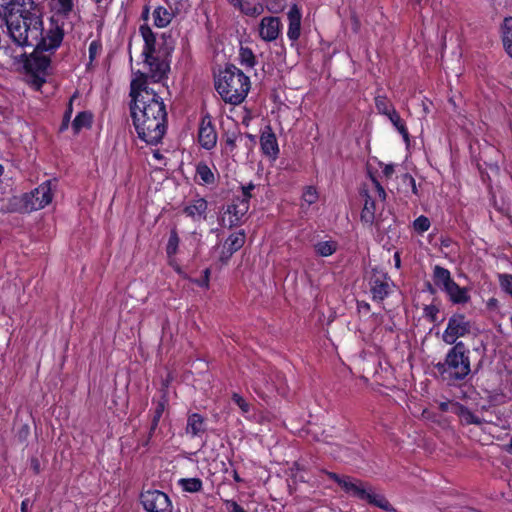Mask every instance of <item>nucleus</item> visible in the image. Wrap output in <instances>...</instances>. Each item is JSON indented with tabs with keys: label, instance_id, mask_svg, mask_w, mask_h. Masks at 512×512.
<instances>
[{
	"label": "nucleus",
	"instance_id": "nucleus-44",
	"mask_svg": "<svg viewBox=\"0 0 512 512\" xmlns=\"http://www.w3.org/2000/svg\"><path fill=\"white\" fill-rule=\"evenodd\" d=\"M101 50H102V42L100 39L93 40L90 43L89 49H88L90 63H92L96 59L97 55L100 53Z\"/></svg>",
	"mask_w": 512,
	"mask_h": 512
},
{
	"label": "nucleus",
	"instance_id": "nucleus-60",
	"mask_svg": "<svg viewBox=\"0 0 512 512\" xmlns=\"http://www.w3.org/2000/svg\"><path fill=\"white\" fill-rule=\"evenodd\" d=\"M227 2L235 8L242 7V0H227Z\"/></svg>",
	"mask_w": 512,
	"mask_h": 512
},
{
	"label": "nucleus",
	"instance_id": "nucleus-21",
	"mask_svg": "<svg viewBox=\"0 0 512 512\" xmlns=\"http://www.w3.org/2000/svg\"><path fill=\"white\" fill-rule=\"evenodd\" d=\"M175 16H177V14L169 7L158 6L152 13L153 24L157 28H165L171 23Z\"/></svg>",
	"mask_w": 512,
	"mask_h": 512
},
{
	"label": "nucleus",
	"instance_id": "nucleus-19",
	"mask_svg": "<svg viewBox=\"0 0 512 512\" xmlns=\"http://www.w3.org/2000/svg\"><path fill=\"white\" fill-rule=\"evenodd\" d=\"M248 210L249 204L247 202L239 201L238 198L234 197L224 211L223 221H225L227 217L229 224H238V222L247 214Z\"/></svg>",
	"mask_w": 512,
	"mask_h": 512
},
{
	"label": "nucleus",
	"instance_id": "nucleus-14",
	"mask_svg": "<svg viewBox=\"0 0 512 512\" xmlns=\"http://www.w3.org/2000/svg\"><path fill=\"white\" fill-rule=\"evenodd\" d=\"M282 23L279 17L265 16L259 23V36L266 42L275 41L282 32Z\"/></svg>",
	"mask_w": 512,
	"mask_h": 512
},
{
	"label": "nucleus",
	"instance_id": "nucleus-40",
	"mask_svg": "<svg viewBox=\"0 0 512 512\" xmlns=\"http://www.w3.org/2000/svg\"><path fill=\"white\" fill-rule=\"evenodd\" d=\"M303 201L307 204H314L318 200V192L314 186H307L302 195Z\"/></svg>",
	"mask_w": 512,
	"mask_h": 512
},
{
	"label": "nucleus",
	"instance_id": "nucleus-64",
	"mask_svg": "<svg viewBox=\"0 0 512 512\" xmlns=\"http://www.w3.org/2000/svg\"><path fill=\"white\" fill-rule=\"evenodd\" d=\"M254 390L255 392L260 395V396H263L264 395V392L262 391L260 385L258 383H255L254 385Z\"/></svg>",
	"mask_w": 512,
	"mask_h": 512
},
{
	"label": "nucleus",
	"instance_id": "nucleus-35",
	"mask_svg": "<svg viewBox=\"0 0 512 512\" xmlns=\"http://www.w3.org/2000/svg\"><path fill=\"white\" fill-rule=\"evenodd\" d=\"M181 488L190 493L199 492L202 489V481L199 478H181L178 481Z\"/></svg>",
	"mask_w": 512,
	"mask_h": 512
},
{
	"label": "nucleus",
	"instance_id": "nucleus-33",
	"mask_svg": "<svg viewBox=\"0 0 512 512\" xmlns=\"http://www.w3.org/2000/svg\"><path fill=\"white\" fill-rule=\"evenodd\" d=\"M314 249L318 255L327 257L337 250V243L332 240L320 241L314 245Z\"/></svg>",
	"mask_w": 512,
	"mask_h": 512
},
{
	"label": "nucleus",
	"instance_id": "nucleus-1",
	"mask_svg": "<svg viewBox=\"0 0 512 512\" xmlns=\"http://www.w3.org/2000/svg\"><path fill=\"white\" fill-rule=\"evenodd\" d=\"M129 112L138 138L147 145L156 146L162 142L167 127L166 104L159 95L129 104Z\"/></svg>",
	"mask_w": 512,
	"mask_h": 512
},
{
	"label": "nucleus",
	"instance_id": "nucleus-18",
	"mask_svg": "<svg viewBox=\"0 0 512 512\" xmlns=\"http://www.w3.org/2000/svg\"><path fill=\"white\" fill-rule=\"evenodd\" d=\"M370 291L374 300L382 301L391 291L389 277L384 273H375L370 279Z\"/></svg>",
	"mask_w": 512,
	"mask_h": 512
},
{
	"label": "nucleus",
	"instance_id": "nucleus-62",
	"mask_svg": "<svg viewBox=\"0 0 512 512\" xmlns=\"http://www.w3.org/2000/svg\"><path fill=\"white\" fill-rule=\"evenodd\" d=\"M29 501L26 499L21 503V512H28Z\"/></svg>",
	"mask_w": 512,
	"mask_h": 512
},
{
	"label": "nucleus",
	"instance_id": "nucleus-9",
	"mask_svg": "<svg viewBox=\"0 0 512 512\" xmlns=\"http://www.w3.org/2000/svg\"><path fill=\"white\" fill-rule=\"evenodd\" d=\"M140 500L148 512H173L170 498L160 490L144 491L140 495Z\"/></svg>",
	"mask_w": 512,
	"mask_h": 512
},
{
	"label": "nucleus",
	"instance_id": "nucleus-57",
	"mask_svg": "<svg viewBox=\"0 0 512 512\" xmlns=\"http://www.w3.org/2000/svg\"><path fill=\"white\" fill-rule=\"evenodd\" d=\"M412 224H430V223H429V219L426 216L421 215L418 218H416Z\"/></svg>",
	"mask_w": 512,
	"mask_h": 512
},
{
	"label": "nucleus",
	"instance_id": "nucleus-47",
	"mask_svg": "<svg viewBox=\"0 0 512 512\" xmlns=\"http://www.w3.org/2000/svg\"><path fill=\"white\" fill-rule=\"evenodd\" d=\"M232 400L240 408L243 414H247L250 411V404L238 393L232 395Z\"/></svg>",
	"mask_w": 512,
	"mask_h": 512
},
{
	"label": "nucleus",
	"instance_id": "nucleus-50",
	"mask_svg": "<svg viewBox=\"0 0 512 512\" xmlns=\"http://www.w3.org/2000/svg\"><path fill=\"white\" fill-rule=\"evenodd\" d=\"M283 0H271L268 5V10L272 13H279L283 10L284 6L282 5Z\"/></svg>",
	"mask_w": 512,
	"mask_h": 512
},
{
	"label": "nucleus",
	"instance_id": "nucleus-3",
	"mask_svg": "<svg viewBox=\"0 0 512 512\" xmlns=\"http://www.w3.org/2000/svg\"><path fill=\"white\" fill-rule=\"evenodd\" d=\"M215 89L225 103L238 105L249 92L250 79L241 69L230 64L220 71L215 80Z\"/></svg>",
	"mask_w": 512,
	"mask_h": 512
},
{
	"label": "nucleus",
	"instance_id": "nucleus-28",
	"mask_svg": "<svg viewBox=\"0 0 512 512\" xmlns=\"http://www.w3.org/2000/svg\"><path fill=\"white\" fill-rule=\"evenodd\" d=\"M433 276L435 285L442 290H445L451 283L454 282V280L451 278L449 270L440 266L434 267Z\"/></svg>",
	"mask_w": 512,
	"mask_h": 512
},
{
	"label": "nucleus",
	"instance_id": "nucleus-52",
	"mask_svg": "<svg viewBox=\"0 0 512 512\" xmlns=\"http://www.w3.org/2000/svg\"><path fill=\"white\" fill-rule=\"evenodd\" d=\"M394 172L395 168L393 164H386L382 169V173L387 179L391 178Z\"/></svg>",
	"mask_w": 512,
	"mask_h": 512
},
{
	"label": "nucleus",
	"instance_id": "nucleus-51",
	"mask_svg": "<svg viewBox=\"0 0 512 512\" xmlns=\"http://www.w3.org/2000/svg\"><path fill=\"white\" fill-rule=\"evenodd\" d=\"M33 78V83L40 88L45 82V76L46 74H31Z\"/></svg>",
	"mask_w": 512,
	"mask_h": 512
},
{
	"label": "nucleus",
	"instance_id": "nucleus-17",
	"mask_svg": "<svg viewBox=\"0 0 512 512\" xmlns=\"http://www.w3.org/2000/svg\"><path fill=\"white\" fill-rule=\"evenodd\" d=\"M40 50H35L24 62V68L28 74H46L51 64L49 56L39 54Z\"/></svg>",
	"mask_w": 512,
	"mask_h": 512
},
{
	"label": "nucleus",
	"instance_id": "nucleus-30",
	"mask_svg": "<svg viewBox=\"0 0 512 512\" xmlns=\"http://www.w3.org/2000/svg\"><path fill=\"white\" fill-rule=\"evenodd\" d=\"M374 103L378 113L384 116H388L392 114V111L396 110L392 102L384 94H376Z\"/></svg>",
	"mask_w": 512,
	"mask_h": 512
},
{
	"label": "nucleus",
	"instance_id": "nucleus-31",
	"mask_svg": "<svg viewBox=\"0 0 512 512\" xmlns=\"http://www.w3.org/2000/svg\"><path fill=\"white\" fill-rule=\"evenodd\" d=\"M241 136V132L238 128L234 130L225 131L223 134V150L229 153H233L237 147L236 142L238 137Z\"/></svg>",
	"mask_w": 512,
	"mask_h": 512
},
{
	"label": "nucleus",
	"instance_id": "nucleus-49",
	"mask_svg": "<svg viewBox=\"0 0 512 512\" xmlns=\"http://www.w3.org/2000/svg\"><path fill=\"white\" fill-rule=\"evenodd\" d=\"M228 512H246L237 502L233 500H224Z\"/></svg>",
	"mask_w": 512,
	"mask_h": 512
},
{
	"label": "nucleus",
	"instance_id": "nucleus-48",
	"mask_svg": "<svg viewBox=\"0 0 512 512\" xmlns=\"http://www.w3.org/2000/svg\"><path fill=\"white\" fill-rule=\"evenodd\" d=\"M402 182L403 184L409 186L411 188V192L414 194V195H418V189H417V186H416V181L414 179V177L408 173H405L403 176H402Z\"/></svg>",
	"mask_w": 512,
	"mask_h": 512
},
{
	"label": "nucleus",
	"instance_id": "nucleus-63",
	"mask_svg": "<svg viewBox=\"0 0 512 512\" xmlns=\"http://www.w3.org/2000/svg\"><path fill=\"white\" fill-rule=\"evenodd\" d=\"M246 137L249 139V141H250V145H251V146H254V145H255V143H256V137H255V135H252V134L247 133V134H246Z\"/></svg>",
	"mask_w": 512,
	"mask_h": 512
},
{
	"label": "nucleus",
	"instance_id": "nucleus-16",
	"mask_svg": "<svg viewBox=\"0 0 512 512\" xmlns=\"http://www.w3.org/2000/svg\"><path fill=\"white\" fill-rule=\"evenodd\" d=\"M288 29L287 37L294 43L297 42L301 36V21H302V10L298 4L294 3L290 6L287 12Z\"/></svg>",
	"mask_w": 512,
	"mask_h": 512
},
{
	"label": "nucleus",
	"instance_id": "nucleus-43",
	"mask_svg": "<svg viewBox=\"0 0 512 512\" xmlns=\"http://www.w3.org/2000/svg\"><path fill=\"white\" fill-rule=\"evenodd\" d=\"M57 1V9H56V13H60V14H64V15H69L72 10H73V7H74V2L73 0H56Z\"/></svg>",
	"mask_w": 512,
	"mask_h": 512
},
{
	"label": "nucleus",
	"instance_id": "nucleus-55",
	"mask_svg": "<svg viewBox=\"0 0 512 512\" xmlns=\"http://www.w3.org/2000/svg\"><path fill=\"white\" fill-rule=\"evenodd\" d=\"M453 404H454V403H451L450 401L441 402V403L439 404V408H440V410H441V411H443V412H446V411H448V410H451V411H452V405H453Z\"/></svg>",
	"mask_w": 512,
	"mask_h": 512
},
{
	"label": "nucleus",
	"instance_id": "nucleus-58",
	"mask_svg": "<svg viewBox=\"0 0 512 512\" xmlns=\"http://www.w3.org/2000/svg\"><path fill=\"white\" fill-rule=\"evenodd\" d=\"M328 476L330 479H332L339 485H340L341 480L343 479V477H340L339 475H337L336 473H333V472L328 473Z\"/></svg>",
	"mask_w": 512,
	"mask_h": 512
},
{
	"label": "nucleus",
	"instance_id": "nucleus-34",
	"mask_svg": "<svg viewBox=\"0 0 512 512\" xmlns=\"http://www.w3.org/2000/svg\"><path fill=\"white\" fill-rule=\"evenodd\" d=\"M196 175L201 179V181L205 184H212L215 181L214 174L210 167L204 163L200 162L196 166Z\"/></svg>",
	"mask_w": 512,
	"mask_h": 512
},
{
	"label": "nucleus",
	"instance_id": "nucleus-20",
	"mask_svg": "<svg viewBox=\"0 0 512 512\" xmlns=\"http://www.w3.org/2000/svg\"><path fill=\"white\" fill-rule=\"evenodd\" d=\"M358 498L362 499V500H366L368 503H370L376 507H379L385 511L391 510V505L388 502V500L384 496L375 493L372 490V488L366 484H364Z\"/></svg>",
	"mask_w": 512,
	"mask_h": 512
},
{
	"label": "nucleus",
	"instance_id": "nucleus-6",
	"mask_svg": "<svg viewBox=\"0 0 512 512\" xmlns=\"http://www.w3.org/2000/svg\"><path fill=\"white\" fill-rule=\"evenodd\" d=\"M370 183L365 184L360 194L364 198V206L361 211V221L363 224H379L376 219L378 202H384L386 191L378 179L369 173Z\"/></svg>",
	"mask_w": 512,
	"mask_h": 512
},
{
	"label": "nucleus",
	"instance_id": "nucleus-53",
	"mask_svg": "<svg viewBox=\"0 0 512 512\" xmlns=\"http://www.w3.org/2000/svg\"><path fill=\"white\" fill-rule=\"evenodd\" d=\"M149 17H150V7L148 5H145L141 12V19L143 21H145L144 24H148L147 21L149 20Z\"/></svg>",
	"mask_w": 512,
	"mask_h": 512
},
{
	"label": "nucleus",
	"instance_id": "nucleus-10",
	"mask_svg": "<svg viewBox=\"0 0 512 512\" xmlns=\"http://www.w3.org/2000/svg\"><path fill=\"white\" fill-rule=\"evenodd\" d=\"M218 134L212 118L209 114L201 117L198 128V143L205 150H212L216 147Z\"/></svg>",
	"mask_w": 512,
	"mask_h": 512
},
{
	"label": "nucleus",
	"instance_id": "nucleus-54",
	"mask_svg": "<svg viewBox=\"0 0 512 512\" xmlns=\"http://www.w3.org/2000/svg\"><path fill=\"white\" fill-rule=\"evenodd\" d=\"M168 263L171 267L174 268L175 271H177L178 273H181V268L180 266L177 264L176 262V259H175V256H171V258H168Z\"/></svg>",
	"mask_w": 512,
	"mask_h": 512
},
{
	"label": "nucleus",
	"instance_id": "nucleus-37",
	"mask_svg": "<svg viewBox=\"0 0 512 512\" xmlns=\"http://www.w3.org/2000/svg\"><path fill=\"white\" fill-rule=\"evenodd\" d=\"M240 62L248 68H253L256 64V58L253 51L248 47L240 48Z\"/></svg>",
	"mask_w": 512,
	"mask_h": 512
},
{
	"label": "nucleus",
	"instance_id": "nucleus-59",
	"mask_svg": "<svg viewBox=\"0 0 512 512\" xmlns=\"http://www.w3.org/2000/svg\"><path fill=\"white\" fill-rule=\"evenodd\" d=\"M328 476L330 479H332L339 485H340L341 480L343 479V477H340L339 475H337L336 473H333V472L328 473Z\"/></svg>",
	"mask_w": 512,
	"mask_h": 512
},
{
	"label": "nucleus",
	"instance_id": "nucleus-13",
	"mask_svg": "<svg viewBox=\"0 0 512 512\" xmlns=\"http://www.w3.org/2000/svg\"><path fill=\"white\" fill-rule=\"evenodd\" d=\"M208 202L202 197H195L186 201L182 208V214L193 222L206 221Z\"/></svg>",
	"mask_w": 512,
	"mask_h": 512
},
{
	"label": "nucleus",
	"instance_id": "nucleus-46",
	"mask_svg": "<svg viewBox=\"0 0 512 512\" xmlns=\"http://www.w3.org/2000/svg\"><path fill=\"white\" fill-rule=\"evenodd\" d=\"M238 9L245 15L247 16H258L262 13L263 11V8L262 6H253V7H250V5L247 3V4H244L242 2V7H238Z\"/></svg>",
	"mask_w": 512,
	"mask_h": 512
},
{
	"label": "nucleus",
	"instance_id": "nucleus-36",
	"mask_svg": "<svg viewBox=\"0 0 512 512\" xmlns=\"http://www.w3.org/2000/svg\"><path fill=\"white\" fill-rule=\"evenodd\" d=\"M166 402H167V400L165 397H162V399L157 402V405H156L154 413H153L151 425H150V432H149L150 436L156 430V428L159 424V421H160L162 414L165 410Z\"/></svg>",
	"mask_w": 512,
	"mask_h": 512
},
{
	"label": "nucleus",
	"instance_id": "nucleus-61",
	"mask_svg": "<svg viewBox=\"0 0 512 512\" xmlns=\"http://www.w3.org/2000/svg\"><path fill=\"white\" fill-rule=\"evenodd\" d=\"M429 227L430 226H414V228L418 234H423L424 232H426L428 230Z\"/></svg>",
	"mask_w": 512,
	"mask_h": 512
},
{
	"label": "nucleus",
	"instance_id": "nucleus-26",
	"mask_svg": "<svg viewBox=\"0 0 512 512\" xmlns=\"http://www.w3.org/2000/svg\"><path fill=\"white\" fill-rule=\"evenodd\" d=\"M205 421L204 418L197 414H191L187 419L186 432L191 436H199L205 432Z\"/></svg>",
	"mask_w": 512,
	"mask_h": 512
},
{
	"label": "nucleus",
	"instance_id": "nucleus-56",
	"mask_svg": "<svg viewBox=\"0 0 512 512\" xmlns=\"http://www.w3.org/2000/svg\"><path fill=\"white\" fill-rule=\"evenodd\" d=\"M485 164L487 165V167L492 171V172H495V173H499L500 171V167L498 165L497 162H485Z\"/></svg>",
	"mask_w": 512,
	"mask_h": 512
},
{
	"label": "nucleus",
	"instance_id": "nucleus-4",
	"mask_svg": "<svg viewBox=\"0 0 512 512\" xmlns=\"http://www.w3.org/2000/svg\"><path fill=\"white\" fill-rule=\"evenodd\" d=\"M139 33L144 41L142 56L143 63L147 67L148 76L154 82H160L167 78L170 65L167 60L156 55V34L152 31L149 24H142L139 27Z\"/></svg>",
	"mask_w": 512,
	"mask_h": 512
},
{
	"label": "nucleus",
	"instance_id": "nucleus-11",
	"mask_svg": "<svg viewBox=\"0 0 512 512\" xmlns=\"http://www.w3.org/2000/svg\"><path fill=\"white\" fill-rule=\"evenodd\" d=\"M150 78L148 74L144 72H138L137 77L133 78L130 83V102L129 104H134L137 102H141L145 100L146 97L151 98L152 96L159 95L152 88L148 87L147 80Z\"/></svg>",
	"mask_w": 512,
	"mask_h": 512
},
{
	"label": "nucleus",
	"instance_id": "nucleus-2",
	"mask_svg": "<svg viewBox=\"0 0 512 512\" xmlns=\"http://www.w3.org/2000/svg\"><path fill=\"white\" fill-rule=\"evenodd\" d=\"M3 21L10 38L16 45L32 47L35 50L37 45H44L42 15L34 2H31L30 9L17 11L14 8L9 9L4 14Z\"/></svg>",
	"mask_w": 512,
	"mask_h": 512
},
{
	"label": "nucleus",
	"instance_id": "nucleus-39",
	"mask_svg": "<svg viewBox=\"0 0 512 512\" xmlns=\"http://www.w3.org/2000/svg\"><path fill=\"white\" fill-rule=\"evenodd\" d=\"M179 246V237L175 230H172L166 246L167 257L175 256Z\"/></svg>",
	"mask_w": 512,
	"mask_h": 512
},
{
	"label": "nucleus",
	"instance_id": "nucleus-15",
	"mask_svg": "<svg viewBox=\"0 0 512 512\" xmlns=\"http://www.w3.org/2000/svg\"><path fill=\"white\" fill-rule=\"evenodd\" d=\"M260 147L263 155L271 160H276L279 156V145L277 137L270 125H266L260 135Z\"/></svg>",
	"mask_w": 512,
	"mask_h": 512
},
{
	"label": "nucleus",
	"instance_id": "nucleus-42",
	"mask_svg": "<svg viewBox=\"0 0 512 512\" xmlns=\"http://www.w3.org/2000/svg\"><path fill=\"white\" fill-rule=\"evenodd\" d=\"M255 189V185L250 182L246 185L241 186L242 195L241 196H235V198H238L239 201L247 202L250 205V199L252 198V191Z\"/></svg>",
	"mask_w": 512,
	"mask_h": 512
},
{
	"label": "nucleus",
	"instance_id": "nucleus-32",
	"mask_svg": "<svg viewBox=\"0 0 512 512\" xmlns=\"http://www.w3.org/2000/svg\"><path fill=\"white\" fill-rule=\"evenodd\" d=\"M340 486L348 493H351L355 497H359L364 483L358 480L346 476L340 482Z\"/></svg>",
	"mask_w": 512,
	"mask_h": 512
},
{
	"label": "nucleus",
	"instance_id": "nucleus-24",
	"mask_svg": "<svg viewBox=\"0 0 512 512\" xmlns=\"http://www.w3.org/2000/svg\"><path fill=\"white\" fill-rule=\"evenodd\" d=\"M449 299L455 304H465L470 300L469 292L466 288L460 287L455 281L444 290Z\"/></svg>",
	"mask_w": 512,
	"mask_h": 512
},
{
	"label": "nucleus",
	"instance_id": "nucleus-7",
	"mask_svg": "<svg viewBox=\"0 0 512 512\" xmlns=\"http://www.w3.org/2000/svg\"><path fill=\"white\" fill-rule=\"evenodd\" d=\"M69 15L54 13L50 18L49 28L46 36L43 35L44 45H37V50L41 52L56 50L62 44L65 31L64 26Z\"/></svg>",
	"mask_w": 512,
	"mask_h": 512
},
{
	"label": "nucleus",
	"instance_id": "nucleus-45",
	"mask_svg": "<svg viewBox=\"0 0 512 512\" xmlns=\"http://www.w3.org/2000/svg\"><path fill=\"white\" fill-rule=\"evenodd\" d=\"M499 281L501 288L512 296V275L501 274L499 275Z\"/></svg>",
	"mask_w": 512,
	"mask_h": 512
},
{
	"label": "nucleus",
	"instance_id": "nucleus-22",
	"mask_svg": "<svg viewBox=\"0 0 512 512\" xmlns=\"http://www.w3.org/2000/svg\"><path fill=\"white\" fill-rule=\"evenodd\" d=\"M500 36L504 50L512 58V16L503 19L500 25Z\"/></svg>",
	"mask_w": 512,
	"mask_h": 512
},
{
	"label": "nucleus",
	"instance_id": "nucleus-23",
	"mask_svg": "<svg viewBox=\"0 0 512 512\" xmlns=\"http://www.w3.org/2000/svg\"><path fill=\"white\" fill-rule=\"evenodd\" d=\"M245 243V233L242 230L232 232L223 244V248L227 249V257H231L234 252L239 250Z\"/></svg>",
	"mask_w": 512,
	"mask_h": 512
},
{
	"label": "nucleus",
	"instance_id": "nucleus-25",
	"mask_svg": "<svg viewBox=\"0 0 512 512\" xmlns=\"http://www.w3.org/2000/svg\"><path fill=\"white\" fill-rule=\"evenodd\" d=\"M452 412L461 418L465 425H481L483 420L474 415L467 407L462 404L455 403L452 405Z\"/></svg>",
	"mask_w": 512,
	"mask_h": 512
},
{
	"label": "nucleus",
	"instance_id": "nucleus-38",
	"mask_svg": "<svg viewBox=\"0 0 512 512\" xmlns=\"http://www.w3.org/2000/svg\"><path fill=\"white\" fill-rule=\"evenodd\" d=\"M76 97H77V93H74L71 96V98L69 99L68 105H67L66 110L64 112L63 119H62V122H61V125H60V128H59L60 132L65 131L69 127L70 120H71L72 113H73V101H74V99Z\"/></svg>",
	"mask_w": 512,
	"mask_h": 512
},
{
	"label": "nucleus",
	"instance_id": "nucleus-8",
	"mask_svg": "<svg viewBox=\"0 0 512 512\" xmlns=\"http://www.w3.org/2000/svg\"><path fill=\"white\" fill-rule=\"evenodd\" d=\"M472 324L463 314H454L448 320L442 339L446 344H456L457 339L471 333Z\"/></svg>",
	"mask_w": 512,
	"mask_h": 512
},
{
	"label": "nucleus",
	"instance_id": "nucleus-29",
	"mask_svg": "<svg viewBox=\"0 0 512 512\" xmlns=\"http://www.w3.org/2000/svg\"><path fill=\"white\" fill-rule=\"evenodd\" d=\"M93 121V115L89 111L79 112L72 122L74 134H78L83 128H90Z\"/></svg>",
	"mask_w": 512,
	"mask_h": 512
},
{
	"label": "nucleus",
	"instance_id": "nucleus-41",
	"mask_svg": "<svg viewBox=\"0 0 512 512\" xmlns=\"http://www.w3.org/2000/svg\"><path fill=\"white\" fill-rule=\"evenodd\" d=\"M168 7L174 11L177 15L186 10L188 6V0H165Z\"/></svg>",
	"mask_w": 512,
	"mask_h": 512
},
{
	"label": "nucleus",
	"instance_id": "nucleus-5",
	"mask_svg": "<svg viewBox=\"0 0 512 512\" xmlns=\"http://www.w3.org/2000/svg\"><path fill=\"white\" fill-rule=\"evenodd\" d=\"M441 373H447L451 378L463 380L471 371L469 350L463 342H457L447 353L443 363L437 364Z\"/></svg>",
	"mask_w": 512,
	"mask_h": 512
},
{
	"label": "nucleus",
	"instance_id": "nucleus-12",
	"mask_svg": "<svg viewBox=\"0 0 512 512\" xmlns=\"http://www.w3.org/2000/svg\"><path fill=\"white\" fill-rule=\"evenodd\" d=\"M53 181L47 180L40 184L37 188H35L29 197L28 204L32 210H39L47 206L52 202L53 192H52Z\"/></svg>",
	"mask_w": 512,
	"mask_h": 512
},
{
	"label": "nucleus",
	"instance_id": "nucleus-27",
	"mask_svg": "<svg viewBox=\"0 0 512 512\" xmlns=\"http://www.w3.org/2000/svg\"><path fill=\"white\" fill-rule=\"evenodd\" d=\"M394 128L398 131V133L402 136L403 140L406 143H409L410 141V134L408 131V128L406 126L405 121L401 118L400 114L397 112V110L392 111V114L386 116Z\"/></svg>",
	"mask_w": 512,
	"mask_h": 512
}]
</instances>
